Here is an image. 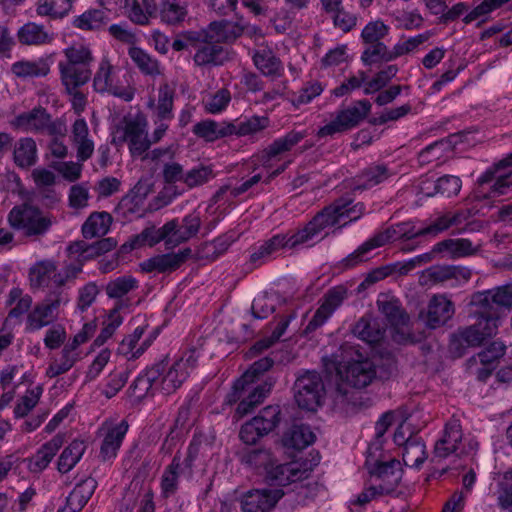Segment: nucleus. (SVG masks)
I'll return each mask as SVG.
<instances>
[{
	"mask_svg": "<svg viewBox=\"0 0 512 512\" xmlns=\"http://www.w3.org/2000/svg\"><path fill=\"white\" fill-rule=\"evenodd\" d=\"M208 37H201L202 40L195 44L196 53L193 60L197 66H219L228 60V53L222 46L223 43H229L236 40L242 33L237 22L230 19L212 21L206 28H202Z\"/></svg>",
	"mask_w": 512,
	"mask_h": 512,
	"instance_id": "nucleus-1",
	"label": "nucleus"
},
{
	"mask_svg": "<svg viewBox=\"0 0 512 512\" xmlns=\"http://www.w3.org/2000/svg\"><path fill=\"white\" fill-rule=\"evenodd\" d=\"M469 306L475 322L496 335L500 320L512 309V293L506 285L477 291L471 295Z\"/></svg>",
	"mask_w": 512,
	"mask_h": 512,
	"instance_id": "nucleus-2",
	"label": "nucleus"
},
{
	"mask_svg": "<svg viewBox=\"0 0 512 512\" xmlns=\"http://www.w3.org/2000/svg\"><path fill=\"white\" fill-rule=\"evenodd\" d=\"M65 60L60 61L59 71L61 82H67L73 88L72 83H88L92 72L90 69L93 56L90 49L82 44L72 45L64 50Z\"/></svg>",
	"mask_w": 512,
	"mask_h": 512,
	"instance_id": "nucleus-3",
	"label": "nucleus"
},
{
	"mask_svg": "<svg viewBox=\"0 0 512 512\" xmlns=\"http://www.w3.org/2000/svg\"><path fill=\"white\" fill-rule=\"evenodd\" d=\"M8 221L13 228L23 229L26 236L34 237L45 235L55 222V217L44 214L38 207L24 204L10 211Z\"/></svg>",
	"mask_w": 512,
	"mask_h": 512,
	"instance_id": "nucleus-4",
	"label": "nucleus"
},
{
	"mask_svg": "<svg viewBox=\"0 0 512 512\" xmlns=\"http://www.w3.org/2000/svg\"><path fill=\"white\" fill-rule=\"evenodd\" d=\"M293 389L300 408L315 411L323 404L326 391L322 376L317 371L303 372L297 377Z\"/></svg>",
	"mask_w": 512,
	"mask_h": 512,
	"instance_id": "nucleus-5",
	"label": "nucleus"
},
{
	"mask_svg": "<svg viewBox=\"0 0 512 512\" xmlns=\"http://www.w3.org/2000/svg\"><path fill=\"white\" fill-rule=\"evenodd\" d=\"M147 123L141 117H125L123 125H118L112 134V144L121 146L125 142L129 144L132 156H139L145 153L151 146L147 138Z\"/></svg>",
	"mask_w": 512,
	"mask_h": 512,
	"instance_id": "nucleus-6",
	"label": "nucleus"
},
{
	"mask_svg": "<svg viewBox=\"0 0 512 512\" xmlns=\"http://www.w3.org/2000/svg\"><path fill=\"white\" fill-rule=\"evenodd\" d=\"M371 110V103L366 100H358L346 109L337 113V116L330 123L318 130L319 137L332 136L357 126L364 120Z\"/></svg>",
	"mask_w": 512,
	"mask_h": 512,
	"instance_id": "nucleus-7",
	"label": "nucleus"
},
{
	"mask_svg": "<svg viewBox=\"0 0 512 512\" xmlns=\"http://www.w3.org/2000/svg\"><path fill=\"white\" fill-rule=\"evenodd\" d=\"M495 336L477 322L472 325L459 327L451 336L449 341V353L454 358L464 356L468 348L479 347L485 341Z\"/></svg>",
	"mask_w": 512,
	"mask_h": 512,
	"instance_id": "nucleus-8",
	"label": "nucleus"
},
{
	"mask_svg": "<svg viewBox=\"0 0 512 512\" xmlns=\"http://www.w3.org/2000/svg\"><path fill=\"white\" fill-rule=\"evenodd\" d=\"M332 365L341 379L357 389L368 386L377 377L376 365L369 359L351 362L344 370L336 361Z\"/></svg>",
	"mask_w": 512,
	"mask_h": 512,
	"instance_id": "nucleus-9",
	"label": "nucleus"
},
{
	"mask_svg": "<svg viewBox=\"0 0 512 512\" xmlns=\"http://www.w3.org/2000/svg\"><path fill=\"white\" fill-rule=\"evenodd\" d=\"M346 298L347 289L344 286L338 285L330 288L324 294L320 307L308 322L304 332L309 333L322 326Z\"/></svg>",
	"mask_w": 512,
	"mask_h": 512,
	"instance_id": "nucleus-10",
	"label": "nucleus"
},
{
	"mask_svg": "<svg viewBox=\"0 0 512 512\" xmlns=\"http://www.w3.org/2000/svg\"><path fill=\"white\" fill-rule=\"evenodd\" d=\"M283 496L281 488L251 490L244 495L241 509L243 512H270Z\"/></svg>",
	"mask_w": 512,
	"mask_h": 512,
	"instance_id": "nucleus-11",
	"label": "nucleus"
},
{
	"mask_svg": "<svg viewBox=\"0 0 512 512\" xmlns=\"http://www.w3.org/2000/svg\"><path fill=\"white\" fill-rule=\"evenodd\" d=\"M175 219L168 221L161 228L156 229L154 226L145 228L140 234L133 237V239L122 245V250H133L148 244L150 247L156 245L160 241L165 242L166 249H172L174 244H170L169 240L172 239V232L174 231Z\"/></svg>",
	"mask_w": 512,
	"mask_h": 512,
	"instance_id": "nucleus-12",
	"label": "nucleus"
},
{
	"mask_svg": "<svg viewBox=\"0 0 512 512\" xmlns=\"http://www.w3.org/2000/svg\"><path fill=\"white\" fill-rule=\"evenodd\" d=\"M369 473L382 481L379 492L386 495L395 491L402 478L401 464L396 459L386 462L376 461Z\"/></svg>",
	"mask_w": 512,
	"mask_h": 512,
	"instance_id": "nucleus-13",
	"label": "nucleus"
},
{
	"mask_svg": "<svg viewBox=\"0 0 512 512\" xmlns=\"http://www.w3.org/2000/svg\"><path fill=\"white\" fill-rule=\"evenodd\" d=\"M192 256L190 248H184L177 253H166L156 255L140 263L144 272L157 271L158 273H171L177 270Z\"/></svg>",
	"mask_w": 512,
	"mask_h": 512,
	"instance_id": "nucleus-14",
	"label": "nucleus"
},
{
	"mask_svg": "<svg viewBox=\"0 0 512 512\" xmlns=\"http://www.w3.org/2000/svg\"><path fill=\"white\" fill-rule=\"evenodd\" d=\"M307 470L299 469L297 463L271 465L266 471L265 481L269 486L284 487L307 478Z\"/></svg>",
	"mask_w": 512,
	"mask_h": 512,
	"instance_id": "nucleus-15",
	"label": "nucleus"
},
{
	"mask_svg": "<svg viewBox=\"0 0 512 512\" xmlns=\"http://www.w3.org/2000/svg\"><path fill=\"white\" fill-rule=\"evenodd\" d=\"M462 429L459 420L452 419L444 429V434L434 447V458L444 459L458 450V445L462 441Z\"/></svg>",
	"mask_w": 512,
	"mask_h": 512,
	"instance_id": "nucleus-16",
	"label": "nucleus"
},
{
	"mask_svg": "<svg viewBox=\"0 0 512 512\" xmlns=\"http://www.w3.org/2000/svg\"><path fill=\"white\" fill-rule=\"evenodd\" d=\"M352 332L356 337L369 344H377L384 338L386 325L382 320L367 313L355 323Z\"/></svg>",
	"mask_w": 512,
	"mask_h": 512,
	"instance_id": "nucleus-17",
	"label": "nucleus"
},
{
	"mask_svg": "<svg viewBox=\"0 0 512 512\" xmlns=\"http://www.w3.org/2000/svg\"><path fill=\"white\" fill-rule=\"evenodd\" d=\"M481 248L480 242L474 244L466 238H449L436 243L432 253L447 252L451 258L456 259L476 255Z\"/></svg>",
	"mask_w": 512,
	"mask_h": 512,
	"instance_id": "nucleus-18",
	"label": "nucleus"
},
{
	"mask_svg": "<svg viewBox=\"0 0 512 512\" xmlns=\"http://www.w3.org/2000/svg\"><path fill=\"white\" fill-rule=\"evenodd\" d=\"M62 302L61 292L52 293L42 304L37 305L28 315V325L32 330L47 326L53 319V312Z\"/></svg>",
	"mask_w": 512,
	"mask_h": 512,
	"instance_id": "nucleus-19",
	"label": "nucleus"
},
{
	"mask_svg": "<svg viewBox=\"0 0 512 512\" xmlns=\"http://www.w3.org/2000/svg\"><path fill=\"white\" fill-rule=\"evenodd\" d=\"M398 234V231L393 228L389 227L385 229L384 231H381L377 234H375L372 238H370L368 241L363 243L356 251L348 255L344 260L343 264L345 267H353L356 264L362 262L365 260V254L368 253L370 250L374 248L381 247L388 243L389 241L395 239L396 235Z\"/></svg>",
	"mask_w": 512,
	"mask_h": 512,
	"instance_id": "nucleus-20",
	"label": "nucleus"
},
{
	"mask_svg": "<svg viewBox=\"0 0 512 512\" xmlns=\"http://www.w3.org/2000/svg\"><path fill=\"white\" fill-rule=\"evenodd\" d=\"M275 381L269 378L252 387L251 385L246 386V394L243 395L240 403L236 408V414L239 417H243L250 413L257 405H259L270 393Z\"/></svg>",
	"mask_w": 512,
	"mask_h": 512,
	"instance_id": "nucleus-21",
	"label": "nucleus"
},
{
	"mask_svg": "<svg viewBox=\"0 0 512 512\" xmlns=\"http://www.w3.org/2000/svg\"><path fill=\"white\" fill-rule=\"evenodd\" d=\"M252 59L256 68L264 76L271 78L281 76L283 70L282 62L270 47L262 45L258 49H255L252 54Z\"/></svg>",
	"mask_w": 512,
	"mask_h": 512,
	"instance_id": "nucleus-22",
	"label": "nucleus"
},
{
	"mask_svg": "<svg viewBox=\"0 0 512 512\" xmlns=\"http://www.w3.org/2000/svg\"><path fill=\"white\" fill-rule=\"evenodd\" d=\"M454 314V305L444 295H435L429 302L427 325L434 329L444 325Z\"/></svg>",
	"mask_w": 512,
	"mask_h": 512,
	"instance_id": "nucleus-23",
	"label": "nucleus"
},
{
	"mask_svg": "<svg viewBox=\"0 0 512 512\" xmlns=\"http://www.w3.org/2000/svg\"><path fill=\"white\" fill-rule=\"evenodd\" d=\"M64 443L62 434L55 435L50 441L42 445L37 453L29 459L28 468L32 473H40L51 462L57 451Z\"/></svg>",
	"mask_w": 512,
	"mask_h": 512,
	"instance_id": "nucleus-24",
	"label": "nucleus"
},
{
	"mask_svg": "<svg viewBox=\"0 0 512 512\" xmlns=\"http://www.w3.org/2000/svg\"><path fill=\"white\" fill-rule=\"evenodd\" d=\"M127 431L128 423L125 420L108 430L100 448V456L104 461L116 457Z\"/></svg>",
	"mask_w": 512,
	"mask_h": 512,
	"instance_id": "nucleus-25",
	"label": "nucleus"
},
{
	"mask_svg": "<svg viewBox=\"0 0 512 512\" xmlns=\"http://www.w3.org/2000/svg\"><path fill=\"white\" fill-rule=\"evenodd\" d=\"M377 305L390 325L395 329L394 340L399 342V326L409 322L408 314L403 310L398 300H378Z\"/></svg>",
	"mask_w": 512,
	"mask_h": 512,
	"instance_id": "nucleus-26",
	"label": "nucleus"
},
{
	"mask_svg": "<svg viewBox=\"0 0 512 512\" xmlns=\"http://www.w3.org/2000/svg\"><path fill=\"white\" fill-rule=\"evenodd\" d=\"M37 159V146L34 139L25 137L15 143L13 160L16 166L22 169H28L36 164Z\"/></svg>",
	"mask_w": 512,
	"mask_h": 512,
	"instance_id": "nucleus-27",
	"label": "nucleus"
},
{
	"mask_svg": "<svg viewBox=\"0 0 512 512\" xmlns=\"http://www.w3.org/2000/svg\"><path fill=\"white\" fill-rule=\"evenodd\" d=\"M234 123H218L214 120L198 122L193 127V132L206 141H214L218 138L233 135Z\"/></svg>",
	"mask_w": 512,
	"mask_h": 512,
	"instance_id": "nucleus-28",
	"label": "nucleus"
},
{
	"mask_svg": "<svg viewBox=\"0 0 512 512\" xmlns=\"http://www.w3.org/2000/svg\"><path fill=\"white\" fill-rule=\"evenodd\" d=\"M123 14L137 25H147L151 17L156 16V2H125Z\"/></svg>",
	"mask_w": 512,
	"mask_h": 512,
	"instance_id": "nucleus-29",
	"label": "nucleus"
},
{
	"mask_svg": "<svg viewBox=\"0 0 512 512\" xmlns=\"http://www.w3.org/2000/svg\"><path fill=\"white\" fill-rule=\"evenodd\" d=\"M315 435L307 425H293L283 436V445L287 448L302 450L312 444Z\"/></svg>",
	"mask_w": 512,
	"mask_h": 512,
	"instance_id": "nucleus-30",
	"label": "nucleus"
},
{
	"mask_svg": "<svg viewBox=\"0 0 512 512\" xmlns=\"http://www.w3.org/2000/svg\"><path fill=\"white\" fill-rule=\"evenodd\" d=\"M344 205L345 202L342 200H335L332 204L318 212L310 221V224L317 233H320L326 227L339 224L341 219L340 211Z\"/></svg>",
	"mask_w": 512,
	"mask_h": 512,
	"instance_id": "nucleus-31",
	"label": "nucleus"
},
{
	"mask_svg": "<svg viewBox=\"0 0 512 512\" xmlns=\"http://www.w3.org/2000/svg\"><path fill=\"white\" fill-rule=\"evenodd\" d=\"M402 459L406 466L419 468L427 459L426 446L421 438L410 436L405 441Z\"/></svg>",
	"mask_w": 512,
	"mask_h": 512,
	"instance_id": "nucleus-32",
	"label": "nucleus"
},
{
	"mask_svg": "<svg viewBox=\"0 0 512 512\" xmlns=\"http://www.w3.org/2000/svg\"><path fill=\"white\" fill-rule=\"evenodd\" d=\"M112 217L107 212H94L82 225V234L86 239L104 236L110 228Z\"/></svg>",
	"mask_w": 512,
	"mask_h": 512,
	"instance_id": "nucleus-33",
	"label": "nucleus"
},
{
	"mask_svg": "<svg viewBox=\"0 0 512 512\" xmlns=\"http://www.w3.org/2000/svg\"><path fill=\"white\" fill-rule=\"evenodd\" d=\"M176 227L172 234V239L169 240L170 244H174L175 247L181 243H184L194 237L201 226L200 217L194 214L187 215L183 218L181 226L175 220Z\"/></svg>",
	"mask_w": 512,
	"mask_h": 512,
	"instance_id": "nucleus-34",
	"label": "nucleus"
},
{
	"mask_svg": "<svg viewBox=\"0 0 512 512\" xmlns=\"http://www.w3.org/2000/svg\"><path fill=\"white\" fill-rule=\"evenodd\" d=\"M86 449L85 443L81 440H73L61 453L57 469L64 474L74 468L79 462Z\"/></svg>",
	"mask_w": 512,
	"mask_h": 512,
	"instance_id": "nucleus-35",
	"label": "nucleus"
},
{
	"mask_svg": "<svg viewBox=\"0 0 512 512\" xmlns=\"http://www.w3.org/2000/svg\"><path fill=\"white\" fill-rule=\"evenodd\" d=\"M109 21L105 8L90 9L76 17L74 27L81 30H98Z\"/></svg>",
	"mask_w": 512,
	"mask_h": 512,
	"instance_id": "nucleus-36",
	"label": "nucleus"
},
{
	"mask_svg": "<svg viewBox=\"0 0 512 512\" xmlns=\"http://www.w3.org/2000/svg\"><path fill=\"white\" fill-rule=\"evenodd\" d=\"M181 472V458L175 455L165 469L161 478V490L164 498L174 495L178 489V479Z\"/></svg>",
	"mask_w": 512,
	"mask_h": 512,
	"instance_id": "nucleus-37",
	"label": "nucleus"
},
{
	"mask_svg": "<svg viewBox=\"0 0 512 512\" xmlns=\"http://www.w3.org/2000/svg\"><path fill=\"white\" fill-rule=\"evenodd\" d=\"M286 236L275 235L269 240L265 241L258 249L250 256V262L256 265L263 264L269 257L285 248Z\"/></svg>",
	"mask_w": 512,
	"mask_h": 512,
	"instance_id": "nucleus-38",
	"label": "nucleus"
},
{
	"mask_svg": "<svg viewBox=\"0 0 512 512\" xmlns=\"http://www.w3.org/2000/svg\"><path fill=\"white\" fill-rule=\"evenodd\" d=\"M252 419L260 427L262 434L266 436L280 424L281 409L278 405H269Z\"/></svg>",
	"mask_w": 512,
	"mask_h": 512,
	"instance_id": "nucleus-39",
	"label": "nucleus"
},
{
	"mask_svg": "<svg viewBox=\"0 0 512 512\" xmlns=\"http://www.w3.org/2000/svg\"><path fill=\"white\" fill-rule=\"evenodd\" d=\"M50 114L43 107H35L29 112L20 114L17 117L18 124L25 126L27 129L44 131Z\"/></svg>",
	"mask_w": 512,
	"mask_h": 512,
	"instance_id": "nucleus-40",
	"label": "nucleus"
},
{
	"mask_svg": "<svg viewBox=\"0 0 512 512\" xmlns=\"http://www.w3.org/2000/svg\"><path fill=\"white\" fill-rule=\"evenodd\" d=\"M17 36L23 45H39L48 41V34L43 26L32 22L23 25L18 30Z\"/></svg>",
	"mask_w": 512,
	"mask_h": 512,
	"instance_id": "nucleus-41",
	"label": "nucleus"
},
{
	"mask_svg": "<svg viewBox=\"0 0 512 512\" xmlns=\"http://www.w3.org/2000/svg\"><path fill=\"white\" fill-rule=\"evenodd\" d=\"M137 288L138 281L130 275H125L110 281L105 291L109 298L120 299Z\"/></svg>",
	"mask_w": 512,
	"mask_h": 512,
	"instance_id": "nucleus-42",
	"label": "nucleus"
},
{
	"mask_svg": "<svg viewBox=\"0 0 512 512\" xmlns=\"http://www.w3.org/2000/svg\"><path fill=\"white\" fill-rule=\"evenodd\" d=\"M340 3L341 2H323V7L327 12H334V25L343 32H348L356 25L357 18L355 15L340 8Z\"/></svg>",
	"mask_w": 512,
	"mask_h": 512,
	"instance_id": "nucleus-43",
	"label": "nucleus"
},
{
	"mask_svg": "<svg viewBox=\"0 0 512 512\" xmlns=\"http://www.w3.org/2000/svg\"><path fill=\"white\" fill-rule=\"evenodd\" d=\"M128 54L139 70L146 75L159 74L158 61L139 47L129 48Z\"/></svg>",
	"mask_w": 512,
	"mask_h": 512,
	"instance_id": "nucleus-44",
	"label": "nucleus"
},
{
	"mask_svg": "<svg viewBox=\"0 0 512 512\" xmlns=\"http://www.w3.org/2000/svg\"><path fill=\"white\" fill-rule=\"evenodd\" d=\"M189 375V371L178 368L175 362L163 376L160 389L163 394H170L179 388Z\"/></svg>",
	"mask_w": 512,
	"mask_h": 512,
	"instance_id": "nucleus-45",
	"label": "nucleus"
},
{
	"mask_svg": "<svg viewBox=\"0 0 512 512\" xmlns=\"http://www.w3.org/2000/svg\"><path fill=\"white\" fill-rule=\"evenodd\" d=\"M391 175L392 172L389 170L387 165H371L362 172L361 178L364 180V183L363 185L359 186V188L367 189L378 185L387 180Z\"/></svg>",
	"mask_w": 512,
	"mask_h": 512,
	"instance_id": "nucleus-46",
	"label": "nucleus"
},
{
	"mask_svg": "<svg viewBox=\"0 0 512 512\" xmlns=\"http://www.w3.org/2000/svg\"><path fill=\"white\" fill-rule=\"evenodd\" d=\"M241 461L252 467H263L266 471L274 464L272 453L264 448L246 450L241 455Z\"/></svg>",
	"mask_w": 512,
	"mask_h": 512,
	"instance_id": "nucleus-47",
	"label": "nucleus"
},
{
	"mask_svg": "<svg viewBox=\"0 0 512 512\" xmlns=\"http://www.w3.org/2000/svg\"><path fill=\"white\" fill-rule=\"evenodd\" d=\"M361 60L365 65H372L374 63L380 62H390V50L383 42L366 44V48L361 55Z\"/></svg>",
	"mask_w": 512,
	"mask_h": 512,
	"instance_id": "nucleus-48",
	"label": "nucleus"
},
{
	"mask_svg": "<svg viewBox=\"0 0 512 512\" xmlns=\"http://www.w3.org/2000/svg\"><path fill=\"white\" fill-rule=\"evenodd\" d=\"M124 306V302L120 301L119 303H117L116 307L110 311L109 322L105 324L100 334L94 340L93 346H102L114 334L116 329L121 325L123 318L119 315V310Z\"/></svg>",
	"mask_w": 512,
	"mask_h": 512,
	"instance_id": "nucleus-49",
	"label": "nucleus"
},
{
	"mask_svg": "<svg viewBox=\"0 0 512 512\" xmlns=\"http://www.w3.org/2000/svg\"><path fill=\"white\" fill-rule=\"evenodd\" d=\"M56 271V266L52 261H43L35 265L30 270V282L32 287H42L47 285L51 275Z\"/></svg>",
	"mask_w": 512,
	"mask_h": 512,
	"instance_id": "nucleus-50",
	"label": "nucleus"
},
{
	"mask_svg": "<svg viewBox=\"0 0 512 512\" xmlns=\"http://www.w3.org/2000/svg\"><path fill=\"white\" fill-rule=\"evenodd\" d=\"M174 96L175 90L167 83L160 86L157 106L159 118L168 119L172 117Z\"/></svg>",
	"mask_w": 512,
	"mask_h": 512,
	"instance_id": "nucleus-51",
	"label": "nucleus"
},
{
	"mask_svg": "<svg viewBox=\"0 0 512 512\" xmlns=\"http://www.w3.org/2000/svg\"><path fill=\"white\" fill-rule=\"evenodd\" d=\"M77 358L72 354L69 347H64L59 361H53L46 370V375L54 378L69 371L75 364Z\"/></svg>",
	"mask_w": 512,
	"mask_h": 512,
	"instance_id": "nucleus-52",
	"label": "nucleus"
},
{
	"mask_svg": "<svg viewBox=\"0 0 512 512\" xmlns=\"http://www.w3.org/2000/svg\"><path fill=\"white\" fill-rule=\"evenodd\" d=\"M398 67L396 65H389L385 69L379 71L370 81L366 83L364 93L366 95L379 91L385 87L388 82L396 76Z\"/></svg>",
	"mask_w": 512,
	"mask_h": 512,
	"instance_id": "nucleus-53",
	"label": "nucleus"
},
{
	"mask_svg": "<svg viewBox=\"0 0 512 512\" xmlns=\"http://www.w3.org/2000/svg\"><path fill=\"white\" fill-rule=\"evenodd\" d=\"M12 72L18 77H38L45 76L49 72L46 64L35 62L20 61L12 65Z\"/></svg>",
	"mask_w": 512,
	"mask_h": 512,
	"instance_id": "nucleus-54",
	"label": "nucleus"
},
{
	"mask_svg": "<svg viewBox=\"0 0 512 512\" xmlns=\"http://www.w3.org/2000/svg\"><path fill=\"white\" fill-rule=\"evenodd\" d=\"M269 124L267 117L252 116L239 124L234 123L233 135L245 136L265 129Z\"/></svg>",
	"mask_w": 512,
	"mask_h": 512,
	"instance_id": "nucleus-55",
	"label": "nucleus"
},
{
	"mask_svg": "<svg viewBox=\"0 0 512 512\" xmlns=\"http://www.w3.org/2000/svg\"><path fill=\"white\" fill-rule=\"evenodd\" d=\"M186 15V7L180 5L177 2H163L162 8L160 10L162 21L170 25H175L182 22Z\"/></svg>",
	"mask_w": 512,
	"mask_h": 512,
	"instance_id": "nucleus-56",
	"label": "nucleus"
},
{
	"mask_svg": "<svg viewBox=\"0 0 512 512\" xmlns=\"http://www.w3.org/2000/svg\"><path fill=\"white\" fill-rule=\"evenodd\" d=\"M389 27L382 21L369 22L361 32V38L365 44L381 43V40L388 35Z\"/></svg>",
	"mask_w": 512,
	"mask_h": 512,
	"instance_id": "nucleus-57",
	"label": "nucleus"
},
{
	"mask_svg": "<svg viewBox=\"0 0 512 512\" xmlns=\"http://www.w3.org/2000/svg\"><path fill=\"white\" fill-rule=\"evenodd\" d=\"M213 170L210 166L200 165L191 169L185 174L183 182L190 188L203 185L214 177Z\"/></svg>",
	"mask_w": 512,
	"mask_h": 512,
	"instance_id": "nucleus-58",
	"label": "nucleus"
},
{
	"mask_svg": "<svg viewBox=\"0 0 512 512\" xmlns=\"http://www.w3.org/2000/svg\"><path fill=\"white\" fill-rule=\"evenodd\" d=\"M462 182L454 175H444L435 181L434 189L446 197L457 195L461 189Z\"/></svg>",
	"mask_w": 512,
	"mask_h": 512,
	"instance_id": "nucleus-59",
	"label": "nucleus"
},
{
	"mask_svg": "<svg viewBox=\"0 0 512 512\" xmlns=\"http://www.w3.org/2000/svg\"><path fill=\"white\" fill-rule=\"evenodd\" d=\"M144 330V327L140 326L135 328L132 334L128 335L122 340L118 347V352L123 355L131 354V359L138 358L142 354L143 348H138L136 351H134L133 349L135 348L136 344L142 337Z\"/></svg>",
	"mask_w": 512,
	"mask_h": 512,
	"instance_id": "nucleus-60",
	"label": "nucleus"
},
{
	"mask_svg": "<svg viewBox=\"0 0 512 512\" xmlns=\"http://www.w3.org/2000/svg\"><path fill=\"white\" fill-rule=\"evenodd\" d=\"M111 70L112 66L109 61L107 59H103L93 79V87L95 91L104 93L109 90L112 84Z\"/></svg>",
	"mask_w": 512,
	"mask_h": 512,
	"instance_id": "nucleus-61",
	"label": "nucleus"
},
{
	"mask_svg": "<svg viewBox=\"0 0 512 512\" xmlns=\"http://www.w3.org/2000/svg\"><path fill=\"white\" fill-rule=\"evenodd\" d=\"M451 271V265H434L423 272L422 279L424 284H428V282L433 284L443 283L452 279Z\"/></svg>",
	"mask_w": 512,
	"mask_h": 512,
	"instance_id": "nucleus-62",
	"label": "nucleus"
},
{
	"mask_svg": "<svg viewBox=\"0 0 512 512\" xmlns=\"http://www.w3.org/2000/svg\"><path fill=\"white\" fill-rule=\"evenodd\" d=\"M274 364V360L270 357H264L255 361L251 367L241 376L242 382L252 385L254 381L263 373L268 371Z\"/></svg>",
	"mask_w": 512,
	"mask_h": 512,
	"instance_id": "nucleus-63",
	"label": "nucleus"
},
{
	"mask_svg": "<svg viewBox=\"0 0 512 512\" xmlns=\"http://www.w3.org/2000/svg\"><path fill=\"white\" fill-rule=\"evenodd\" d=\"M505 345L502 342L494 341L486 349L478 353L479 361L487 366L494 363L505 353Z\"/></svg>",
	"mask_w": 512,
	"mask_h": 512,
	"instance_id": "nucleus-64",
	"label": "nucleus"
}]
</instances>
